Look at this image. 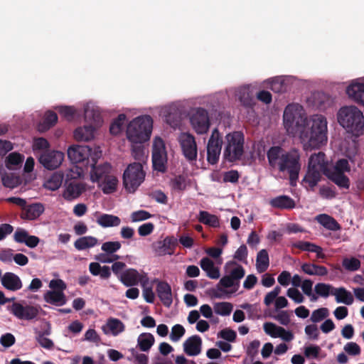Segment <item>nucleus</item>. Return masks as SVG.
Here are the masks:
<instances>
[{"instance_id": "33", "label": "nucleus", "mask_w": 364, "mask_h": 364, "mask_svg": "<svg viewBox=\"0 0 364 364\" xmlns=\"http://www.w3.org/2000/svg\"><path fill=\"white\" fill-rule=\"evenodd\" d=\"M43 299L50 304L61 306L66 304V296L62 291H47L43 294Z\"/></svg>"}, {"instance_id": "10", "label": "nucleus", "mask_w": 364, "mask_h": 364, "mask_svg": "<svg viewBox=\"0 0 364 364\" xmlns=\"http://www.w3.org/2000/svg\"><path fill=\"white\" fill-rule=\"evenodd\" d=\"M145 178L143 164L141 163L130 164L124 170L123 183L129 193H134L141 184Z\"/></svg>"}, {"instance_id": "58", "label": "nucleus", "mask_w": 364, "mask_h": 364, "mask_svg": "<svg viewBox=\"0 0 364 364\" xmlns=\"http://www.w3.org/2000/svg\"><path fill=\"white\" fill-rule=\"evenodd\" d=\"M143 291L142 296L147 303L152 304L155 300V294L152 290V287L149 284V279L147 277V282L144 284L141 285Z\"/></svg>"}, {"instance_id": "24", "label": "nucleus", "mask_w": 364, "mask_h": 364, "mask_svg": "<svg viewBox=\"0 0 364 364\" xmlns=\"http://www.w3.org/2000/svg\"><path fill=\"white\" fill-rule=\"evenodd\" d=\"M241 104L247 107H252L255 105L253 88L250 85H244L238 88L232 89L230 90Z\"/></svg>"}, {"instance_id": "25", "label": "nucleus", "mask_w": 364, "mask_h": 364, "mask_svg": "<svg viewBox=\"0 0 364 364\" xmlns=\"http://www.w3.org/2000/svg\"><path fill=\"white\" fill-rule=\"evenodd\" d=\"M125 324L119 318L110 317L102 326V332L107 336H117L125 331Z\"/></svg>"}, {"instance_id": "45", "label": "nucleus", "mask_w": 364, "mask_h": 364, "mask_svg": "<svg viewBox=\"0 0 364 364\" xmlns=\"http://www.w3.org/2000/svg\"><path fill=\"white\" fill-rule=\"evenodd\" d=\"M269 255L266 250H260L256 259L257 270L259 273L265 272L269 267Z\"/></svg>"}, {"instance_id": "60", "label": "nucleus", "mask_w": 364, "mask_h": 364, "mask_svg": "<svg viewBox=\"0 0 364 364\" xmlns=\"http://www.w3.org/2000/svg\"><path fill=\"white\" fill-rule=\"evenodd\" d=\"M186 330L184 327L181 324L174 325L169 335L170 340L172 342H178L184 336Z\"/></svg>"}, {"instance_id": "17", "label": "nucleus", "mask_w": 364, "mask_h": 364, "mask_svg": "<svg viewBox=\"0 0 364 364\" xmlns=\"http://www.w3.org/2000/svg\"><path fill=\"white\" fill-rule=\"evenodd\" d=\"M346 92L352 101L364 106V77L351 80L346 87Z\"/></svg>"}, {"instance_id": "29", "label": "nucleus", "mask_w": 364, "mask_h": 364, "mask_svg": "<svg viewBox=\"0 0 364 364\" xmlns=\"http://www.w3.org/2000/svg\"><path fill=\"white\" fill-rule=\"evenodd\" d=\"M156 292L163 304L169 307L172 302V292L170 285L165 282H158Z\"/></svg>"}, {"instance_id": "48", "label": "nucleus", "mask_w": 364, "mask_h": 364, "mask_svg": "<svg viewBox=\"0 0 364 364\" xmlns=\"http://www.w3.org/2000/svg\"><path fill=\"white\" fill-rule=\"evenodd\" d=\"M132 156L137 160V163L143 164L148 158V154L141 144H132Z\"/></svg>"}, {"instance_id": "47", "label": "nucleus", "mask_w": 364, "mask_h": 364, "mask_svg": "<svg viewBox=\"0 0 364 364\" xmlns=\"http://www.w3.org/2000/svg\"><path fill=\"white\" fill-rule=\"evenodd\" d=\"M321 173H323V171L308 167L304 181L308 183L311 188H314L320 181Z\"/></svg>"}, {"instance_id": "61", "label": "nucleus", "mask_w": 364, "mask_h": 364, "mask_svg": "<svg viewBox=\"0 0 364 364\" xmlns=\"http://www.w3.org/2000/svg\"><path fill=\"white\" fill-rule=\"evenodd\" d=\"M272 318L281 325L288 326L290 323V313L286 310H279Z\"/></svg>"}, {"instance_id": "64", "label": "nucleus", "mask_w": 364, "mask_h": 364, "mask_svg": "<svg viewBox=\"0 0 364 364\" xmlns=\"http://www.w3.org/2000/svg\"><path fill=\"white\" fill-rule=\"evenodd\" d=\"M49 146L48 141L44 138H37L33 140V149L36 153L46 151Z\"/></svg>"}, {"instance_id": "2", "label": "nucleus", "mask_w": 364, "mask_h": 364, "mask_svg": "<svg viewBox=\"0 0 364 364\" xmlns=\"http://www.w3.org/2000/svg\"><path fill=\"white\" fill-rule=\"evenodd\" d=\"M304 124L298 134L304 150L319 149L326 144L328 122L323 115H311Z\"/></svg>"}, {"instance_id": "19", "label": "nucleus", "mask_w": 364, "mask_h": 364, "mask_svg": "<svg viewBox=\"0 0 364 364\" xmlns=\"http://www.w3.org/2000/svg\"><path fill=\"white\" fill-rule=\"evenodd\" d=\"M178 141L186 159L189 161H193L197 158V145L195 138L188 133H182L178 137Z\"/></svg>"}, {"instance_id": "28", "label": "nucleus", "mask_w": 364, "mask_h": 364, "mask_svg": "<svg viewBox=\"0 0 364 364\" xmlns=\"http://www.w3.org/2000/svg\"><path fill=\"white\" fill-rule=\"evenodd\" d=\"M183 350L190 356H196L200 353L202 340L198 336H192L183 343Z\"/></svg>"}, {"instance_id": "20", "label": "nucleus", "mask_w": 364, "mask_h": 364, "mask_svg": "<svg viewBox=\"0 0 364 364\" xmlns=\"http://www.w3.org/2000/svg\"><path fill=\"white\" fill-rule=\"evenodd\" d=\"M64 160V154L59 151H47L39 154L38 161L47 169L58 168Z\"/></svg>"}, {"instance_id": "63", "label": "nucleus", "mask_w": 364, "mask_h": 364, "mask_svg": "<svg viewBox=\"0 0 364 364\" xmlns=\"http://www.w3.org/2000/svg\"><path fill=\"white\" fill-rule=\"evenodd\" d=\"M287 296L293 300L296 304H301L304 301V296L296 288H289L287 291Z\"/></svg>"}, {"instance_id": "35", "label": "nucleus", "mask_w": 364, "mask_h": 364, "mask_svg": "<svg viewBox=\"0 0 364 364\" xmlns=\"http://www.w3.org/2000/svg\"><path fill=\"white\" fill-rule=\"evenodd\" d=\"M201 269L205 272L207 276L213 279H218L220 277L219 267L215 265L213 261L208 257H203L200 261Z\"/></svg>"}, {"instance_id": "9", "label": "nucleus", "mask_w": 364, "mask_h": 364, "mask_svg": "<svg viewBox=\"0 0 364 364\" xmlns=\"http://www.w3.org/2000/svg\"><path fill=\"white\" fill-rule=\"evenodd\" d=\"M244 135L241 132L226 134L223 151L225 159L230 162L240 159L244 152Z\"/></svg>"}, {"instance_id": "5", "label": "nucleus", "mask_w": 364, "mask_h": 364, "mask_svg": "<svg viewBox=\"0 0 364 364\" xmlns=\"http://www.w3.org/2000/svg\"><path fill=\"white\" fill-rule=\"evenodd\" d=\"M84 115L85 122L90 124L75 129L73 136L78 141H89L94 139L96 130L103 124L100 108L92 102L85 104Z\"/></svg>"}, {"instance_id": "1", "label": "nucleus", "mask_w": 364, "mask_h": 364, "mask_svg": "<svg viewBox=\"0 0 364 364\" xmlns=\"http://www.w3.org/2000/svg\"><path fill=\"white\" fill-rule=\"evenodd\" d=\"M269 166L289 176L290 184L295 186L301 170L300 154L297 149L286 151L280 146L271 147L267 153Z\"/></svg>"}, {"instance_id": "41", "label": "nucleus", "mask_w": 364, "mask_h": 364, "mask_svg": "<svg viewBox=\"0 0 364 364\" xmlns=\"http://www.w3.org/2000/svg\"><path fill=\"white\" fill-rule=\"evenodd\" d=\"M302 271L308 275L311 276H326L328 274V269L321 265L313 263H304L301 265Z\"/></svg>"}, {"instance_id": "46", "label": "nucleus", "mask_w": 364, "mask_h": 364, "mask_svg": "<svg viewBox=\"0 0 364 364\" xmlns=\"http://www.w3.org/2000/svg\"><path fill=\"white\" fill-rule=\"evenodd\" d=\"M24 159L23 156L16 152L11 153L6 159V167L9 169H16L22 164Z\"/></svg>"}, {"instance_id": "22", "label": "nucleus", "mask_w": 364, "mask_h": 364, "mask_svg": "<svg viewBox=\"0 0 364 364\" xmlns=\"http://www.w3.org/2000/svg\"><path fill=\"white\" fill-rule=\"evenodd\" d=\"M112 173V168L107 162L98 163V160L90 164V178L92 183H98Z\"/></svg>"}, {"instance_id": "51", "label": "nucleus", "mask_w": 364, "mask_h": 364, "mask_svg": "<svg viewBox=\"0 0 364 364\" xmlns=\"http://www.w3.org/2000/svg\"><path fill=\"white\" fill-rule=\"evenodd\" d=\"M0 174L3 184L8 188H14L18 183V178L13 174H9L4 168H1Z\"/></svg>"}, {"instance_id": "40", "label": "nucleus", "mask_w": 364, "mask_h": 364, "mask_svg": "<svg viewBox=\"0 0 364 364\" xmlns=\"http://www.w3.org/2000/svg\"><path fill=\"white\" fill-rule=\"evenodd\" d=\"M337 303L351 305L354 301L353 295L344 287L335 288L333 292Z\"/></svg>"}, {"instance_id": "7", "label": "nucleus", "mask_w": 364, "mask_h": 364, "mask_svg": "<svg viewBox=\"0 0 364 364\" xmlns=\"http://www.w3.org/2000/svg\"><path fill=\"white\" fill-rule=\"evenodd\" d=\"M153 119L149 115L136 117L126 127V137L132 144H142L149 140Z\"/></svg>"}, {"instance_id": "16", "label": "nucleus", "mask_w": 364, "mask_h": 364, "mask_svg": "<svg viewBox=\"0 0 364 364\" xmlns=\"http://www.w3.org/2000/svg\"><path fill=\"white\" fill-rule=\"evenodd\" d=\"M193 129L197 134H203L208 132L210 127V120L208 112L203 108H198L190 118Z\"/></svg>"}, {"instance_id": "31", "label": "nucleus", "mask_w": 364, "mask_h": 364, "mask_svg": "<svg viewBox=\"0 0 364 364\" xmlns=\"http://www.w3.org/2000/svg\"><path fill=\"white\" fill-rule=\"evenodd\" d=\"M294 81L295 78L292 76L277 77L271 80L270 88L275 92H285Z\"/></svg>"}, {"instance_id": "3", "label": "nucleus", "mask_w": 364, "mask_h": 364, "mask_svg": "<svg viewBox=\"0 0 364 364\" xmlns=\"http://www.w3.org/2000/svg\"><path fill=\"white\" fill-rule=\"evenodd\" d=\"M309 168L323 171V173L340 187L348 188L350 185L346 172L350 170L348 161L342 159L338 160L331 168H327L325 162V155L319 152L311 156L309 161Z\"/></svg>"}, {"instance_id": "55", "label": "nucleus", "mask_w": 364, "mask_h": 364, "mask_svg": "<svg viewBox=\"0 0 364 364\" xmlns=\"http://www.w3.org/2000/svg\"><path fill=\"white\" fill-rule=\"evenodd\" d=\"M213 309L215 314L226 316L230 314L232 305L228 302H218L214 304Z\"/></svg>"}, {"instance_id": "6", "label": "nucleus", "mask_w": 364, "mask_h": 364, "mask_svg": "<svg viewBox=\"0 0 364 364\" xmlns=\"http://www.w3.org/2000/svg\"><path fill=\"white\" fill-rule=\"evenodd\" d=\"M338 122L347 132L355 136L364 134V114L355 105L344 106L338 112Z\"/></svg>"}, {"instance_id": "36", "label": "nucleus", "mask_w": 364, "mask_h": 364, "mask_svg": "<svg viewBox=\"0 0 364 364\" xmlns=\"http://www.w3.org/2000/svg\"><path fill=\"white\" fill-rule=\"evenodd\" d=\"M63 178L64 175L62 172H54L45 180L43 186L48 190L56 191L62 186Z\"/></svg>"}, {"instance_id": "15", "label": "nucleus", "mask_w": 364, "mask_h": 364, "mask_svg": "<svg viewBox=\"0 0 364 364\" xmlns=\"http://www.w3.org/2000/svg\"><path fill=\"white\" fill-rule=\"evenodd\" d=\"M222 143V137L219 131L214 129L207 145V159L210 164H215L218 162L221 152Z\"/></svg>"}, {"instance_id": "32", "label": "nucleus", "mask_w": 364, "mask_h": 364, "mask_svg": "<svg viewBox=\"0 0 364 364\" xmlns=\"http://www.w3.org/2000/svg\"><path fill=\"white\" fill-rule=\"evenodd\" d=\"M84 186L75 181L68 183L63 192V198L67 200H72L78 198L84 191Z\"/></svg>"}, {"instance_id": "13", "label": "nucleus", "mask_w": 364, "mask_h": 364, "mask_svg": "<svg viewBox=\"0 0 364 364\" xmlns=\"http://www.w3.org/2000/svg\"><path fill=\"white\" fill-rule=\"evenodd\" d=\"M167 151L164 141L159 136L154 138L152 164L155 171L164 173L167 168Z\"/></svg>"}, {"instance_id": "42", "label": "nucleus", "mask_w": 364, "mask_h": 364, "mask_svg": "<svg viewBox=\"0 0 364 364\" xmlns=\"http://www.w3.org/2000/svg\"><path fill=\"white\" fill-rule=\"evenodd\" d=\"M316 220L319 224L328 230L335 231L341 229V225L337 221L327 214H320L316 216Z\"/></svg>"}, {"instance_id": "49", "label": "nucleus", "mask_w": 364, "mask_h": 364, "mask_svg": "<svg viewBox=\"0 0 364 364\" xmlns=\"http://www.w3.org/2000/svg\"><path fill=\"white\" fill-rule=\"evenodd\" d=\"M58 120L57 114L53 112H47L45 114L44 120L43 123L38 125V129L41 132H44L48 129L50 127L53 126Z\"/></svg>"}, {"instance_id": "56", "label": "nucleus", "mask_w": 364, "mask_h": 364, "mask_svg": "<svg viewBox=\"0 0 364 364\" xmlns=\"http://www.w3.org/2000/svg\"><path fill=\"white\" fill-rule=\"evenodd\" d=\"M122 247V244L119 241H108L102 243L101 250L107 255H112L117 252Z\"/></svg>"}, {"instance_id": "23", "label": "nucleus", "mask_w": 364, "mask_h": 364, "mask_svg": "<svg viewBox=\"0 0 364 364\" xmlns=\"http://www.w3.org/2000/svg\"><path fill=\"white\" fill-rule=\"evenodd\" d=\"M263 330L266 334L272 338H279L284 341L289 342L294 338V334L282 326L272 322H266L263 324Z\"/></svg>"}, {"instance_id": "44", "label": "nucleus", "mask_w": 364, "mask_h": 364, "mask_svg": "<svg viewBox=\"0 0 364 364\" xmlns=\"http://www.w3.org/2000/svg\"><path fill=\"white\" fill-rule=\"evenodd\" d=\"M137 343L142 351H148L154 343V337L149 333H141L137 338Z\"/></svg>"}, {"instance_id": "26", "label": "nucleus", "mask_w": 364, "mask_h": 364, "mask_svg": "<svg viewBox=\"0 0 364 364\" xmlns=\"http://www.w3.org/2000/svg\"><path fill=\"white\" fill-rule=\"evenodd\" d=\"M95 222L102 228L118 227L121 224V219L114 215L95 212L93 213Z\"/></svg>"}, {"instance_id": "50", "label": "nucleus", "mask_w": 364, "mask_h": 364, "mask_svg": "<svg viewBox=\"0 0 364 364\" xmlns=\"http://www.w3.org/2000/svg\"><path fill=\"white\" fill-rule=\"evenodd\" d=\"M126 120V115L120 114L110 124L109 131L113 135H117L122 131L124 122Z\"/></svg>"}, {"instance_id": "11", "label": "nucleus", "mask_w": 364, "mask_h": 364, "mask_svg": "<svg viewBox=\"0 0 364 364\" xmlns=\"http://www.w3.org/2000/svg\"><path fill=\"white\" fill-rule=\"evenodd\" d=\"M7 311L14 317L23 321H32L39 315L41 307L31 305L26 301H14L6 306Z\"/></svg>"}, {"instance_id": "57", "label": "nucleus", "mask_w": 364, "mask_h": 364, "mask_svg": "<svg viewBox=\"0 0 364 364\" xmlns=\"http://www.w3.org/2000/svg\"><path fill=\"white\" fill-rule=\"evenodd\" d=\"M329 316V311L326 307L319 308L312 311L310 320L313 323H318Z\"/></svg>"}, {"instance_id": "53", "label": "nucleus", "mask_w": 364, "mask_h": 364, "mask_svg": "<svg viewBox=\"0 0 364 364\" xmlns=\"http://www.w3.org/2000/svg\"><path fill=\"white\" fill-rule=\"evenodd\" d=\"M55 109L63 117L68 121L73 119L77 113V110L72 106H58Z\"/></svg>"}, {"instance_id": "39", "label": "nucleus", "mask_w": 364, "mask_h": 364, "mask_svg": "<svg viewBox=\"0 0 364 364\" xmlns=\"http://www.w3.org/2000/svg\"><path fill=\"white\" fill-rule=\"evenodd\" d=\"M99 244V240L93 236H83L77 239L74 242V247L79 251L92 248Z\"/></svg>"}, {"instance_id": "12", "label": "nucleus", "mask_w": 364, "mask_h": 364, "mask_svg": "<svg viewBox=\"0 0 364 364\" xmlns=\"http://www.w3.org/2000/svg\"><path fill=\"white\" fill-rule=\"evenodd\" d=\"M68 156L73 163H80L85 160L90 165L92 161L99 160L102 156V151L99 147L92 149L88 146H72L68 149Z\"/></svg>"}, {"instance_id": "37", "label": "nucleus", "mask_w": 364, "mask_h": 364, "mask_svg": "<svg viewBox=\"0 0 364 364\" xmlns=\"http://www.w3.org/2000/svg\"><path fill=\"white\" fill-rule=\"evenodd\" d=\"M272 207L278 209H292L295 207L294 200L287 196H279L269 200Z\"/></svg>"}, {"instance_id": "21", "label": "nucleus", "mask_w": 364, "mask_h": 364, "mask_svg": "<svg viewBox=\"0 0 364 364\" xmlns=\"http://www.w3.org/2000/svg\"><path fill=\"white\" fill-rule=\"evenodd\" d=\"M147 274L144 272H138L135 269H128L119 276V280L126 287H133L140 283L144 285L147 282Z\"/></svg>"}, {"instance_id": "34", "label": "nucleus", "mask_w": 364, "mask_h": 364, "mask_svg": "<svg viewBox=\"0 0 364 364\" xmlns=\"http://www.w3.org/2000/svg\"><path fill=\"white\" fill-rule=\"evenodd\" d=\"M44 211V207L41 203H33L26 205L22 210L21 218L23 219L33 220L38 218Z\"/></svg>"}, {"instance_id": "18", "label": "nucleus", "mask_w": 364, "mask_h": 364, "mask_svg": "<svg viewBox=\"0 0 364 364\" xmlns=\"http://www.w3.org/2000/svg\"><path fill=\"white\" fill-rule=\"evenodd\" d=\"M177 245V240L174 237H166L164 240H157L152 243L151 248L157 257L173 255Z\"/></svg>"}, {"instance_id": "30", "label": "nucleus", "mask_w": 364, "mask_h": 364, "mask_svg": "<svg viewBox=\"0 0 364 364\" xmlns=\"http://www.w3.org/2000/svg\"><path fill=\"white\" fill-rule=\"evenodd\" d=\"M118 184L119 181L117 177L113 173H111L109 176L100 181L97 184V186L103 193L110 194L117 190Z\"/></svg>"}, {"instance_id": "54", "label": "nucleus", "mask_w": 364, "mask_h": 364, "mask_svg": "<svg viewBox=\"0 0 364 364\" xmlns=\"http://www.w3.org/2000/svg\"><path fill=\"white\" fill-rule=\"evenodd\" d=\"M321 349L316 345H309L304 347V355L308 358H324L325 355H321Z\"/></svg>"}, {"instance_id": "8", "label": "nucleus", "mask_w": 364, "mask_h": 364, "mask_svg": "<svg viewBox=\"0 0 364 364\" xmlns=\"http://www.w3.org/2000/svg\"><path fill=\"white\" fill-rule=\"evenodd\" d=\"M308 117L302 106L296 103L288 105L284 111L283 123L289 134L295 136L300 132Z\"/></svg>"}, {"instance_id": "14", "label": "nucleus", "mask_w": 364, "mask_h": 364, "mask_svg": "<svg viewBox=\"0 0 364 364\" xmlns=\"http://www.w3.org/2000/svg\"><path fill=\"white\" fill-rule=\"evenodd\" d=\"M183 105L180 102H172L161 108L160 114L171 127L178 125L183 112Z\"/></svg>"}, {"instance_id": "62", "label": "nucleus", "mask_w": 364, "mask_h": 364, "mask_svg": "<svg viewBox=\"0 0 364 364\" xmlns=\"http://www.w3.org/2000/svg\"><path fill=\"white\" fill-rule=\"evenodd\" d=\"M151 214L146 210H140L132 213L130 218L132 223H137L151 218Z\"/></svg>"}, {"instance_id": "38", "label": "nucleus", "mask_w": 364, "mask_h": 364, "mask_svg": "<svg viewBox=\"0 0 364 364\" xmlns=\"http://www.w3.org/2000/svg\"><path fill=\"white\" fill-rule=\"evenodd\" d=\"M309 101L317 108L323 109L331 103V97L323 92H315L312 93Z\"/></svg>"}, {"instance_id": "4", "label": "nucleus", "mask_w": 364, "mask_h": 364, "mask_svg": "<svg viewBox=\"0 0 364 364\" xmlns=\"http://www.w3.org/2000/svg\"><path fill=\"white\" fill-rule=\"evenodd\" d=\"M226 275L218 283L215 295L218 298H227L238 289L240 280L245 274V269L235 262H228L224 267Z\"/></svg>"}, {"instance_id": "52", "label": "nucleus", "mask_w": 364, "mask_h": 364, "mask_svg": "<svg viewBox=\"0 0 364 364\" xmlns=\"http://www.w3.org/2000/svg\"><path fill=\"white\" fill-rule=\"evenodd\" d=\"M335 287L332 285L325 283H318L314 287L316 294L320 296L326 298L329 295H333Z\"/></svg>"}, {"instance_id": "59", "label": "nucleus", "mask_w": 364, "mask_h": 364, "mask_svg": "<svg viewBox=\"0 0 364 364\" xmlns=\"http://www.w3.org/2000/svg\"><path fill=\"white\" fill-rule=\"evenodd\" d=\"M343 267L348 271L354 272L360 267V262L355 257H346L343 259Z\"/></svg>"}, {"instance_id": "27", "label": "nucleus", "mask_w": 364, "mask_h": 364, "mask_svg": "<svg viewBox=\"0 0 364 364\" xmlns=\"http://www.w3.org/2000/svg\"><path fill=\"white\" fill-rule=\"evenodd\" d=\"M1 285L11 291H18L23 287L20 277L13 272H6L3 274Z\"/></svg>"}, {"instance_id": "43", "label": "nucleus", "mask_w": 364, "mask_h": 364, "mask_svg": "<svg viewBox=\"0 0 364 364\" xmlns=\"http://www.w3.org/2000/svg\"><path fill=\"white\" fill-rule=\"evenodd\" d=\"M198 220L201 223L213 228L220 227V220L215 215L210 214L208 211L200 210L198 213Z\"/></svg>"}]
</instances>
